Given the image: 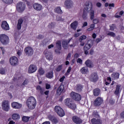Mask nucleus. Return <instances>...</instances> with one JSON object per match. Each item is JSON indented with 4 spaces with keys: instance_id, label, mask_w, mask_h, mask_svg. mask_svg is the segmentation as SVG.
I'll use <instances>...</instances> for the list:
<instances>
[{
    "instance_id": "473e14b6",
    "label": "nucleus",
    "mask_w": 124,
    "mask_h": 124,
    "mask_svg": "<svg viewBox=\"0 0 124 124\" xmlns=\"http://www.w3.org/2000/svg\"><path fill=\"white\" fill-rule=\"evenodd\" d=\"M111 77L113 80L119 79V77H120V74L119 73H113L111 75Z\"/></svg>"
},
{
    "instance_id": "9d476101",
    "label": "nucleus",
    "mask_w": 124,
    "mask_h": 124,
    "mask_svg": "<svg viewBox=\"0 0 124 124\" xmlns=\"http://www.w3.org/2000/svg\"><path fill=\"white\" fill-rule=\"evenodd\" d=\"M37 70V66L36 65L31 64L28 68V73H34L35 71Z\"/></svg>"
},
{
    "instance_id": "423d86ee",
    "label": "nucleus",
    "mask_w": 124,
    "mask_h": 124,
    "mask_svg": "<svg viewBox=\"0 0 124 124\" xmlns=\"http://www.w3.org/2000/svg\"><path fill=\"white\" fill-rule=\"evenodd\" d=\"M89 79L91 82L96 83V82L98 81V75H97V73H93L91 74Z\"/></svg>"
},
{
    "instance_id": "3c124183",
    "label": "nucleus",
    "mask_w": 124,
    "mask_h": 124,
    "mask_svg": "<svg viewBox=\"0 0 124 124\" xmlns=\"http://www.w3.org/2000/svg\"><path fill=\"white\" fill-rule=\"evenodd\" d=\"M54 26H55V24L53 23H49L48 25V28L49 29H52V28H54Z\"/></svg>"
},
{
    "instance_id": "f257e3e1",
    "label": "nucleus",
    "mask_w": 124,
    "mask_h": 124,
    "mask_svg": "<svg viewBox=\"0 0 124 124\" xmlns=\"http://www.w3.org/2000/svg\"><path fill=\"white\" fill-rule=\"evenodd\" d=\"M26 104L29 109L33 110L36 106V100L35 99V98L33 96H30L28 98Z\"/></svg>"
},
{
    "instance_id": "6e6d98bb",
    "label": "nucleus",
    "mask_w": 124,
    "mask_h": 124,
    "mask_svg": "<svg viewBox=\"0 0 124 124\" xmlns=\"http://www.w3.org/2000/svg\"><path fill=\"white\" fill-rule=\"evenodd\" d=\"M74 59H78L79 58V54L78 53H76L74 56Z\"/></svg>"
},
{
    "instance_id": "39448f33",
    "label": "nucleus",
    "mask_w": 124,
    "mask_h": 124,
    "mask_svg": "<svg viewBox=\"0 0 124 124\" xmlns=\"http://www.w3.org/2000/svg\"><path fill=\"white\" fill-rule=\"evenodd\" d=\"M55 111L60 117H63L65 115L64 111H63V109L60 106H56L55 107Z\"/></svg>"
},
{
    "instance_id": "a19ab883",
    "label": "nucleus",
    "mask_w": 124,
    "mask_h": 124,
    "mask_svg": "<svg viewBox=\"0 0 124 124\" xmlns=\"http://www.w3.org/2000/svg\"><path fill=\"white\" fill-rule=\"evenodd\" d=\"M107 35L111 36L112 37H115V36H116V34L113 32L108 31L107 33Z\"/></svg>"
},
{
    "instance_id": "0eeeda50",
    "label": "nucleus",
    "mask_w": 124,
    "mask_h": 124,
    "mask_svg": "<svg viewBox=\"0 0 124 124\" xmlns=\"http://www.w3.org/2000/svg\"><path fill=\"white\" fill-rule=\"evenodd\" d=\"M70 96L74 100H75V101H80V100H81V98H82L81 95L75 92H72L70 93Z\"/></svg>"
},
{
    "instance_id": "e433bc0d",
    "label": "nucleus",
    "mask_w": 124,
    "mask_h": 124,
    "mask_svg": "<svg viewBox=\"0 0 124 124\" xmlns=\"http://www.w3.org/2000/svg\"><path fill=\"white\" fill-rule=\"evenodd\" d=\"M120 88H121V86H120V85L116 86V89L114 92L115 94H116V95H118V94H119V93H120Z\"/></svg>"
},
{
    "instance_id": "79ce46f5",
    "label": "nucleus",
    "mask_w": 124,
    "mask_h": 124,
    "mask_svg": "<svg viewBox=\"0 0 124 124\" xmlns=\"http://www.w3.org/2000/svg\"><path fill=\"white\" fill-rule=\"evenodd\" d=\"M38 72L40 75H43L45 73L44 70L42 68H40L38 70Z\"/></svg>"
},
{
    "instance_id": "338daca9",
    "label": "nucleus",
    "mask_w": 124,
    "mask_h": 124,
    "mask_svg": "<svg viewBox=\"0 0 124 124\" xmlns=\"http://www.w3.org/2000/svg\"><path fill=\"white\" fill-rule=\"evenodd\" d=\"M120 116L121 118L124 119V111L121 113Z\"/></svg>"
},
{
    "instance_id": "37998d69",
    "label": "nucleus",
    "mask_w": 124,
    "mask_h": 124,
    "mask_svg": "<svg viewBox=\"0 0 124 124\" xmlns=\"http://www.w3.org/2000/svg\"><path fill=\"white\" fill-rule=\"evenodd\" d=\"M86 39H87V36L83 35L80 37V38L79 39V42H82V41H83V40Z\"/></svg>"
},
{
    "instance_id": "c756f323",
    "label": "nucleus",
    "mask_w": 124,
    "mask_h": 124,
    "mask_svg": "<svg viewBox=\"0 0 124 124\" xmlns=\"http://www.w3.org/2000/svg\"><path fill=\"white\" fill-rule=\"evenodd\" d=\"M100 93V90L98 88H96L93 90V94L94 96H98Z\"/></svg>"
},
{
    "instance_id": "c9c22d12",
    "label": "nucleus",
    "mask_w": 124,
    "mask_h": 124,
    "mask_svg": "<svg viewBox=\"0 0 124 124\" xmlns=\"http://www.w3.org/2000/svg\"><path fill=\"white\" fill-rule=\"evenodd\" d=\"M54 12H56V13H58L59 14H62V9L60 7H57L55 8L54 9Z\"/></svg>"
},
{
    "instance_id": "cd10ccee",
    "label": "nucleus",
    "mask_w": 124,
    "mask_h": 124,
    "mask_svg": "<svg viewBox=\"0 0 124 124\" xmlns=\"http://www.w3.org/2000/svg\"><path fill=\"white\" fill-rule=\"evenodd\" d=\"M70 26L71 29H74V31H76V29H77V27L78 26V21H75L71 24Z\"/></svg>"
},
{
    "instance_id": "49530a36",
    "label": "nucleus",
    "mask_w": 124,
    "mask_h": 124,
    "mask_svg": "<svg viewBox=\"0 0 124 124\" xmlns=\"http://www.w3.org/2000/svg\"><path fill=\"white\" fill-rule=\"evenodd\" d=\"M62 65H60L59 66H58L57 67V68H56V71H57L58 72H60L61 70H62Z\"/></svg>"
},
{
    "instance_id": "58836bf2",
    "label": "nucleus",
    "mask_w": 124,
    "mask_h": 124,
    "mask_svg": "<svg viewBox=\"0 0 124 124\" xmlns=\"http://www.w3.org/2000/svg\"><path fill=\"white\" fill-rule=\"evenodd\" d=\"M94 27H95L94 24H91L90 28L87 29L88 31H93V30H94Z\"/></svg>"
},
{
    "instance_id": "f8f14e48",
    "label": "nucleus",
    "mask_w": 124,
    "mask_h": 124,
    "mask_svg": "<svg viewBox=\"0 0 124 124\" xmlns=\"http://www.w3.org/2000/svg\"><path fill=\"white\" fill-rule=\"evenodd\" d=\"M24 51L28 56H32L33 55V49L31 46L25 48Z\"/></svg>"
},
{
    "instance_id": "ea45409f",
    "label": "nucleus",
    "mask_w": 124,
    "mask_h": 124,
    "mask_svg": "<svg viewBox=\"0 0 124 124\" xmlns=\"http://www.w3.org/2000/svg\"><path fill=\"white\" fill-rule=\"evenodd\" d=\"M29 120H30V117L23 116L22 117V121L24 122V123H28Z\"/></svg>"
},
{
    "instance_id": "c03bdc74",
    "label": "nucleus",
    "mask_w": 124,
    "mask_h": 124,
    "mask_svg": "<svg viewBox=\"0 0 124 124\" xmlns=\"http://www.w3.org/2000/svg\"><path fill=\"white\" fill-rule=\"evenodd\" d=\"M3 2L7 4H10L13 2V0H2Z\"/></svg>"
},
{
    "instance_id": "09e8293b",
    "label": "nucleus",
    "mask_w": 124,
    "mask_h": 124,
    "mask_svg": "<svg viewBox=\"0 0 124 124\" xmlns=\"http://www.w3.org/2000/svg\"><path fill=\"white\" fill-rule=\"evenodd\" d=\"M71 69H72V68L71 67H69L67 71V72L65 73L66 75H69V73H70V71H71Z\"/></svg>"
},
{
    "instance_id": "a18cd8bd",
    "label": "nucleus",
    "mask_w": 124,
    "mask_h": 124,
    "mask_svg": "<svg viewBox=\"0 0 124 124\" xmlns=\"http://www.w3.org/2000/svg\"><path fill=\"white\" fill-rule=\"evenodd\" d=\"M109 31H114L115 28H116V25L115 24H112L109 25Z\"/></svg>"
},
{
    "instance_id": "69168bd1",
    "label": "nucleus",
    "mask_w": 124,
    "mask_h": 124,
    "mask_svg": "<svg viewBox=\"0 0 124 124\" xmlns=\"http://www.w3.org/2000/svg\"><path fill=\"white\" fill-rule=\"evenodd\" d=\"M49 91H45V92H44V93H45V94L46 95H48V94H49Z\"/></svg>"
},
{
    "instance_id": "4d7b16f0",
    "label": "nucleus",
    "mask_w": 124,
    "mask_h": 124,
    "mask_svg": "<svg viewBox=\"0 0 124 124\" xmlns=\"http://www.w3.org/2000/svg\"><path fill=\"white\" fill-rule=\"evenodd\" d=\"M28 80H24L23 83H22V85H23V86H26V85L28 84Z\"/></svg>"
},
{
    "instance_id": "aec40b11",
    "label": "nucleus",
    "mask_w": 124,
    "mask_h": 124,
    "mask_svg": "<svg viewBox=\"0 0 124 124\" xmlns=\"http://www.w3.org/2000/svg\"><path fill=\"white\" fill-rule=\"evenodd\" d=\"M49 121H51L52 123L54 124H57L59 123V119L54 116L49 115L48 116Z\"/></svg>"
},
{
    "instance_id": "5fc2aeb1",
    "label": "nucleus",
    "mask_w": 124,
    "mask_h": 124,
    "mask_svg": "<svg viewBox=\"0 0 124 124\" xmlns=\"http://www.w3.org/2000/svg\"><path fill=\"white\" fill-rule=\"evenodd\" d=\"M37 38H38V39H42L43 36L41 34H39L37 36Z\"/></svg>"
},
{
    "instance_id": "dca6fc26",
    "label": "nucleus",
    "mask_w": 124,
    "mask_h": 124,
    "mask_svg": "<svg viewBox=\"0 0 124 124\" xmlns=\"http://www.w3.org/2000/svg\"><path fill=\"white\" fill-rule=\"evenodd\" d=\"M10 63L11 65H16L18 63V58L14 56L10 58Z\"/></svg>"
},
{
    "instance_id": "393cba45",
    "label": "nucleus",
    "mask_w": 124,
    "mask_h": 124,
    "mask_svg": "<svg viewBox=\"0 0 124 124\" xmlns=\"http://www.w3.org/2000/svg\"><path fill=\"white\" fill-rule=\"evenodd\" d=\"M23 22H24V20L23 19L20 18L18 21V23L16 25V29L17 30H21V28H22V24H23Z\"/></svg>"
},
{
    "instance_id": "9b49d317",
    "label": "nucleus",
    "mask_w": 124,
    "mask_h": 124,
    "mask_svg": "<svg viewBox=\"0 0 124 124\" xmlns=\"http://www.w3.org/2000/svg\"><path fill=\"white\" fill-rule=\"evenodd\" d=\"M103 103V99L100 97H98L94 101V105L95 106H100Z\"/></svg>"
},
{
    "instance_id": "5701e85b",
    "label": "nucleus",
    "mask_w": 124,
    "mask_h": 124,
    "mask_svg": "<svg viewBox=\"0 0 124 124\" xmlns=\"http://www.w3.org/2000/svg\"><path fill=\"white\" fill-rule=\"evenodd\" d=\"M64 86L63 85H61L57 89V93L59 94H61L62 93H64Z\"/></svg>"
},
{
    "instance_id": "f3484780",
    "label": "nucleus",
    "mask_w": 124,
    "mask_h": 124,
    "mask_svg": "<svg viewBox=\"0 0 124 124\" xmlns=\"http://www.w3.org/2000/svg\"><path fill=\"white\" fill-rule=\"evenodd\" d=\"M1 27L4 31H9V25H8V23H7V22L5 21L2 22Z\"/></svg>"
},
{
    "instance_id": "603ef678",
    "label": "nucleus",
    "mask_w": 124,
    "mask_h": 124,
    "mask_svg": "<svg viewBox=\"0 0 124 124\" xmlns=\"http://www.w3.org/2000/svg\"><path fill=\"white\" fill-rule=\"evenodd\" d=\"M77 62L82 64V63H83V61L82 60V59L78 58L77 61Z\"/></svg>"
},
{
    "instance_id": "052dcab7",
    "label": "nucleus",
    "mask_w": 124,
    "mask_h": 124,
    "mask_svg": "<svg viewBox=\"0 0 124 124\" xmlns=\"http://www.w3.org/2000/svg\"><path fill=\"white\" fill-rule=\"evenodd\" d=\"M57 21H63V19H62V17L59 16L58 17H57Z\"/></svg>"
},
{
    "instance_id": "2f4dec72",
    "label": "nucleus",
    "mask_w": 124,
    "mask_h": 124,
    "mask_svg": "<svg viewBox=\"0 0 124 124\" xmlns=\"http://www.w3.org/2000/svg\"><path fill=\"white\" fill-rule=\"evenodd\" d=\"M80 72L82 74H87L89 73V69L86 67H83L80 69Z\"/></svg>"
},
{
    "instance_id": "bf43d9fd",
    "label": "nucleus",
    "mask_w": 124,
    "mask_h": 124,
    "mask_svg": "<svg viewBox=\"0 0 124 124\" xmlns=\"http://www.w3.org/2000/svg\"><path fill=\"white\" fill-rule=\"evenodd\" d=\"M64 79H65V77H62L60 79V82H63Z\"/></svg>"
},
{
    "instance_id": "2eb2a0df",
    "label": "nucleus",
    "mask_w": 124,
    "mask_h": 124,
    "mask_svg": "<svg viewBox=\"0 0 124 124\" xmlns=\"http://www.w3.org/2000/svg\"><path fill=\"white\" fill-rule=\"evenodd\" d=\"M93 45V40H88L87 43L85 44L83 49H85V50H90Z\"/></svg>"
},
{
    "instance_id": "4c0bfd02",
    "label": "nucleus",
    "mask_w": 124,
    "mask_h": 124,
    "mask_svg": "<svg viewBox=\"0 0 124 124\" xmlns=\"http://www.w3.org/2000/svg\"><path fill=\"white\" fill-rule=\"evenodd\" d=\"M56 47L59 50H62V43L61 41H58L56 43Z\"/></svg>"
},
{
    "instance_id": "0e129e2a",
    "label": "nucleus",
    "mask_w": 124,
    "mask_h": 124,
    "mask_svg": "<svg viewBox=\"0 0 124 124\" xmlns=\"http://www.w3.org/2000/svg\"><path fill=\"white\" fill-rule=\"evenodd\" d=\"M87 26H88V22H84L83 24L82 28H84V27H87Z\"/></svg>"
},
{
    "instance_id": "e2e57ef3",
    "label": "nucleus",
    "mask_w": 124,
    "mask_h": 124,
    "mask_svg": "<svg viewBox=\"0 0 124 124\" xmlns=\"http://www.w3.org/2000/svg\"><path fill=\"white\" fill-rule=\"evenodd\" d=\"M83 50L84 51V54L85 55H88V54H89V51H88V49H83Z\"/></svg>"
},
{
    "instance_id": "13d9d810",
    "label": "nucleus",
    "mask_w": 124,
    "mask_h": 124,
    "mask_svg": "<svg viewBox=\"0 0 124 124\" xmlns=\"http://www.w3.org/2000/svg\"><path fill=\"white\" fill-rule=\"evenodd\" d=\"M71 57V54L70 53H68L67 58H66V60H68L70 59V57Z\"/></svg>"
},
{
    "instance_id": "de8ad7c7",
    "label": "nucleus",
    "mask_w": 124,
    "mask_h": 124,
    "mask_svg": "<svg viewBox=\"0 0 124 124\" xmlns=\"http://www.w3.org/2000/svg\"><path fill=\"white\" fill-rule=\"evenodd\" d=\"M98 22H99V20L97 18L93 19V23L94 25H95V24H98Z\"/></svg>"
},
{
    "instance_id": "1a4fd4ad",
    "label": "nucleus",
    "mask_w": 124,
    "mask_h": 124,
    "mask_svg": "<svg viewBox=\"0 0 124 124\" xmlns=\"http://www.w3.org/2000/svg\"><path fill=\"white\" fill-rule=\"evenodd\" d=\"M25 8H26V5L22 2L18 3L16 5L17 10L20 13L23 12L25 10Z\"/></svg>"
},
{
    "instance_id": "7c9ffc66",
    "label": "nucleus",
    "mask_w": 124,
    "mask_h": 124,
    "mask_svg": "<svg viewBox=\"0 0 124 124\" xmlns=\"http://www.w3.org/2000/svg\"><path fill=\"white\" fill-rule=\"evenodd\" d=\"M69 42H70V40H69V41H63L62 42V46L64 48V49H67V45L68 43H69Z\"/></svg>"
},
{
    "instance_id": "c85d7f7f",
    "label": "nucleus",
    "mask_w": 124,
    "mask_h": 124,
    "mask_svg": "<svg viewBox=\"0 0 124 124\" xmlns=\"http://www.w3.org/2000/svg\"><path fill=\"white\" fill-rule=\"evenodd\" d=\"M37 91L40 92L41 94H44V92H45V89L44 88H42L41 86L37 85L36 87Z\"/></svg>"
},
{
    "instance_id": "72a5a7b5",
    "label": "nucleus",
    "mask_w": 124,
    "mask_h": 124,
    "mask_svg": "<svg viewBox=\"0 0 124 124\" xmlns=\"http://www.w3.org/2000/svg\"><path fill=\"white\" fill-rule=\"evenodd\" d=\"M82 89H83V86H82L81 84L77 85L75 88V90H76V91L78 93H80V92L82 91Z\"/></svg>"
},
{
    "instance_id": "7ed1b4c3",
    "label": "nucleus",
    "mask_w": 124,
    "mask_h": 124,
    "mask_svg": "<svg viewBox=\"0 0 124 124\" xmlns=\"http://www.w3.org/2000/svg\"><path fill=\"white\" fill-rule=\"evenodd\" d=\"M64 103L66 106H68L69 108L72 109V110H75L76 109V104L72 103L70 98H67L64 101Z\"/></svg>"
},
{
    "instance_id": "8fccbe9b",
    "label": "nucleus",
    "mask_w": 124,
    "mask_h": 124,
    "mask_svg": "<svg viewBox=\"0 0 124 124\" xmlns=\"http://www.w3.org/2000/svg\"><path fill=\"white\" fill-rule=\"evenodd\" d=\"M0 74L3 75V74H5V70L4 69H1L0 70Z\"/></svg>"
},
{
    "instance_id": "a878e982",
    "label": "nucleus",
    "mask_w": 124,
    "mask_h": 124,
    "mask_svg": "<svg viewBox=\"0 0 124 124\" xmlns=\"http://www.w3.org/2000/svg\"><path fill=\"white\" fill-rule=\"evenodd\" d=\"M85 63L86 66H87L88 67H93V62H92V61L90 60H87L85 62Z\"/></svg>"
},
{
    "instance_id": "6ab92c4d",
    "label": "nucleus",
    "mask_w": 124,
    "mask_h": 124,
    "mask_svg": "<svg viewBox=\"0 0 124 124\" xmlns=\"http://www.w3.org/2000/svg\"><path fill=\"white\" fill-rule=\"evenodd\" d=\"M16 50L17 52V55L20 57L23 52V47L20 45H17L16 46Z\"/></svg>"
},
{
    "instance_id": "f03ea898",
    "label": "nucleus",
    "mask_w": 124,
    "mask_h": 124,
    "mask_svg": "<svg viewBox=\"0 0 124 124\" xmlns=\"http://www.w3.org/2000/svg\"><path fill=\"white\" fill-rule=\"evenodd\" d=\"M85 5L87 6V7H85V9L87 12L90 13V19L93 20V19H94V10L93 9V4L91 3V7H89V2H86Z\"/></svg>"
},
{
    "instance_id": "20e7f679",
    "label": "nucleus",
    "mask_w": 124,
    "mask_h": 124,
    "mask_svg": "<svg viewBox=\"0 0 124 124\" xmlns=\"http://www.w3.org/2000/svg\"><path fill=\"white\" fill-rule=\"evenodd\" d=\"M0 41L4 45H6L9 43V38L5 34H0Z\"/></svg>"
},
{
    "instance_id": "f704fd0d",
    "label": "nucleus",
    "mask_w": 124,
    "mask_h": 124,
    "mask_svg": "<svg viewBox=\"0 0 124 124\" xmlns=\"http://www.w3.org/2000/svg\"><path fill=\"white\" fill-rule=\"evenodd\" d=\"M12 118L13 120H15V121H16L20 119V115H19V114L14 113L12 115Z\"/></svg>"
},
{
    "instance_id": "680f3d73",
    "label": "nucleus",
    "mask_w": 124,
    "mask_h": 124,
    "mask_svg": "<svg viewBox=\"0 0 124 124\" xmlns=\"http://www.w3.org/2000/svg\"><path fill=\"white\" fill-rule=\"evenodd\" d=\"M101 5H102V4H101L100 2H97V3H96V6H97V7H99V8H100V7L101 6Z\"/></svg>"
},
{
    "instance_id": "6e6552de",
    "label": "nucleus",
    "mask_w": 124,
    "mask_h": 124,
    "mask_svg": "<svg viewBox=\"0 0 124 124\" xmlns=\"http://www.w3.org/2000/svg\"><path fill=\"white\" fill-rule=\"evenodd\" d=\"M2 109L6 112L9 111V102L7 100H4L1 103Z\"/></svg>"
},
{
    "instance_id": "4be33fe9",
    "label": "nucleus",
    "mask_w": 124,
    "mask_h": 124,
    "mask_svg": "<svg viewBox=\"0 0 124 124\" xmlns=\"http://www.w3.org/2000/svg\"><path fill=\"white\" fill-rule=\"evenodd\" d=\"M12 107L15 108V109H20L22 107V104L18 102H14L12 103Z\"/></svg>"
},
{
    "instance_id": "b1692460",
    "label": "nucleus",
    "mask_w": 124,
    "mask_h": 124,
    "mask_svg": "<svg viewBox=\"0 0 124 124\" xmlns=\"http://www.w3.org/2000/svg\"><path fill=\"white\" fill-rule=\"evenodd\" d=\"M92 124H102L101 120L99 119L93 118L91 120Z\"/></svg>"
},
{
    "instance_id": "412c9836",
    "label": "nucleus",
    "mask_w": 124,
    "mask_h": 124,
    "mask_svg": "<svg viewBox=\"0 0 124 124\" xmlns=\"http://www.w3.org/2000/svg\"><path fill=\"white\" fill-rule=\"evenodd\" d=\"M73 121L75 124H82V120L80 119V118L77 117V116H74L72 118Z\"/></svg>"
},
{
    "instance_id": "774afa93",
    "label": "nucleus",
    "mask_w": 124,
    "mask_h": 124,
    "mask_svg": "<svg viewBox=\"0 0 124 124\" xmlns=\"http://www.w3.org/2000/svg\"><path fill=\"white\" fill-rule=\"evenodd\" d=\"M15 122L13 121H11L9 122V124H15Z\"/></svg>"
},
{
    "instance_id": "bb28decb",
    "label": "nucleus",
    "mask_w": 124,
    "mask_h": 124,
    "mask_svg": "<svg viewBox=\"0 0 124 124\" xmlns=\"http://www.w3.org/2000/svg\"><path fill=\"white\" fill-rule=\"evenodd\" d=\"M46 78H48V79H52V78H53V77H54V73H53V71L48 72L46 74Z\"/></svg>"
},
{
    "instance_id": "4468645a",
    "label": "nucleus",
    "mask_w": 124,
    "mask_h": 124,
    "mask_svg": "<svg viewBox=\"0 0 124 124\" xmlns=\"http://www.w3.org/2000/svg\"><path fill=\"white\" fill-rule=\"evenodd\" d=\"M45 55H46V57L48 61H52L53 60V55L51 52L48 51V50H45L44 52Z\"/></svg>"
},
{
    "instance_id": "a211bd4d",
    "label": "nucleus",
    "mask_w": 124,
    "mask_h": 124,
    "mask_svg": "<svg viewBox=\"0 0 124 124\" xmlns=\"http://www.w3.org/2000/svg\"><path fill=\"white\" fill-rule=\"evenodd\" d=\"M33 7L35 10H36L37 11H40L42 10V8H43V6L39 3H35L33 5Z\"/></svg>"
},
{
    "instance_id": "864d4df0",
    "label": "nucleus",
    "mask_w": 124,
    "mask_h": 124,
    "mask_svg": "<svg viewBox=\"0 0 124 124\" xmlns=\"http://www.w3.org/2000/svg\"><path fill=\"white\" fill-rule=\"evenodd\" d=\"M46 90H49V89H51V85H50L48 83H46Z\"/></svg>"
},
{
    "instance_id": "ddd939ff",
    "label": "nucleus",
    "mask_w": 124,
    "mask_h": 124,
    "mask_svg": "<svg viewBox=\"0 0 124 124\" xmlns=\"http://www.w3.org/2000/svg\"><path fill=\"white\" fill-rule=\"evenodd\" d=\"M64 5L68 9L73 7V2L71 0H66L64 2Z\"/></svg>"
}]
</instances>
